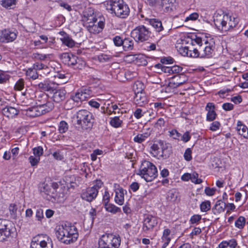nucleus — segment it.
I'll list each match as a JSON object with an SVG mask.
<instances>
[{
    "label": "nucleus",
    "mask_w": 248,
    "mask_h": 248,
    "mask_svg": "<svg viewBox=\"0 0 248 248\" xmlns=\"http://www.w3.org/2000/svg\"><path fill=\"white\" fill-rule=\"evenodd\" d=\"M191 44L198 45V47L190 49L189 57L210 58L213 56L215 48V39L210 37L202 38L195 34L191 35Z\"/></svg>",
    "instance_id": "obj_1"
},
{
    "label": "nucleus",
    "mask_w": 248,
    "mask_h": 248,
    "mask_svg": "<svg viewBox=\"0 0 248 248\" xmlns=\"http://www.w3.org/2000/svg\"><path fill=\"white\" fill-rule=\"evenodd\" d=\"M56 235L60 241L65 244L73 243L78 236L77 228L69 223L59 226L56 230Z\"/></svg>",
    "instance_id": "obj_2"
},
{
    "label": "nucleus",
    "mask_w": 248,
    "mask_h": 248,
    "mask_svg": "<svg viewBox=\"0 0 248 248\" xmlns=\"http://www.w3.org/2000/svg\"><path fill=\"white\" fill-rule=\"evenodd\" d=\"M106 10L113 16L125 18L129 15L130 9L123 0H109L104 2Z\"/></svg>",
    "instance_id": "obj_3"
},
{
    "label": "nucleus",
    "mask_w": 248,
    "mask_h": 248,
    "mask_svg": "<svg viewBox=\"0 0 248 248\" xmlns=\"http://www.w3.org/2000/svg\"><path fill=\"white\" fill-rule=\"evenodd\" d=\"M214 22L217 28L222 32H226L234 28L238 23V19L224 13L215 14Z\"/></svg>",
    "instance_id": "obj_4"
},
{
    "label": "nucleus",
    "mask_w": 248,
    "mask_h": 248,
    "mask_svg": "<svg viewBox=\"0 0 248 248\" xmlns=\"http://www.w3.org/2000/svg\"><path fill=\"white\" fill-rule=\"evenodd\" d=\"M92 115L86 109H80L77 112L76 128L80 132L90 130L93 126Z\"/></svg>",
    "instance_id": "obj_5"
},
{
    "label": "nucleus",
    "mask_w": 248,
    "mask_h": 248,
    "mask_svg": "<svg viewBox=\"0 0 248 248\" xmlns=\"http://www.w3.org/2000/svg\"><path fill=\"white\" fill-rule=\"evenodd\" d=\"M137 174L147 182H151L157 176L156 167L151 162L144 160L142 162Z\"/></svg>",
    "instance_id": "obj_6"
},
{
    "label": "nucleus",
    "mask_w": 248,
    "mask_h": 248,
    "mask_svg": "<svg viewBox=\"0 0 248 248\" xmlns=\"http://www.w3.org/2000/svg\"><path fill=\"white\" fill-rule=\"evenodd\" d=\"M119 235L106 233L101 236L98 241L100 248H118L121 244Z\"/></svg>",
    "instance_id": "obj_7"
},
{
    "label": "nucleus",
    "mask_w": 248,
    "mask_h": 248,
    "mask_svg": "<svg viewBox=\"0 0 248 248\" xmlns=\"http://www.w3.org/2000/svg\"><path fill=\"white\" fill-rule=\"evenodd\" d=\"M31 248H53V243L46 235L39 234L32 238Z\"/></svg>",
    "instance_id": "obj_8"
},
{
    "label": "nucleus",
    "mask_w": 248,
    "mask_h": 248,
    "mask_svg": "<svg viewBox=\"0 0 248 248\" xmlns=\"http://www.w3.org/2000/svg\"><path fill=\"white\" fill-rule=\"evenodd\" d=\"M151 31L144 25H140L131 31V36L135 41L144 42L150 37Z\"/></svg>",
    "instance_id": "obj_9"
},
{
    "label": "nucleus",
    "mask_w": 248,
    "mask_h": 248,
    "mask_svg": "<svg viewBox=\"0 0 248 248\" xmlns=\"http://www.w3.org/2000/svg\"><path fill=\"white\" fill-rule=\"evenodd\" d=\"M133 90L135 92V103L140 107H143L146 102V98L142 91L144 90V85L140 81H137L133 85Z\"/></svg>",
    "instance_id": "obj_10"
},
{
    "label": "nucleus",
    "mask_w": 248,
    "mask_h": 248,
    "mask_svg": "<svg viewBox=\"0 0 248 248\" xmlns=\"http://www.w3.org/2000/svg\"><path fill=\"white\" fill-rule=\"evenodd\" d=\"M92 94V92L90 87H83L78 90L75 95L73 96V101L77 103L75 107H81V102H85V99L89 97Z\"/></svg>",
    "instance_id": "obj_11"
},
{
    "label": "nucleus",
    "mask_w": 248,
    "mask_h": 248,
    "mask_svg": "<svg viewBox=\"0 0 248 248\" xmlns=\"http://www.w3.org/2000/svg\"><path fill=\"white\" fill-rule=\"evenodd\" d=\"M102 185L101 181H97L96 185L87 188L81 194V198L87 202H91L96 198L98 193V189Z\"/></svg>",
    "instance_id": "obj_12"
},
{
    "label": "nucleus",
    "mask_w": 248,
    "mask_h": 248,
    "mask_svg": "<svg viewBox=\"0 0 248 248\" xmlns=\"http://www.w3.org/2000/svg\"><path fill=\"white\" fill-rule=\"evenodd\" d=\"M9 221L0 219V241H3L11 236L12 230Z\"/></svg>",
    "instance_id": "obj_13"
},
{
    "label": "nucleus",
    "mask_w": 248,
    "mask_h": 248,
    "mask_svg": "<svg viewBox=\"0 0 248 248\" xmlns=\"http://www.w3.org/2000/svg\"><path fill=\"white\" fill-rule=\"evenodd\" d=\"M18 32L10 29H4L1 31L0 41L3 43H9L14 41L17 37Z\"/></svg>",
    "instance_id": "obj_14"
},
{
    "label": "nucleus",
    "mask_w": 248,
    "mask_h": 248,
    "mask_svg": "<svg viewBox=\"0 0 248 248\" xmlns=\"http://www.w3.org/2000/svg\"><path fill=\"white\" fill-rule=\"evenodd\" d=\"M164 150V142L159 140L156 143H153L150 147V153L153 156L159 158L163 156Z\"/></svg>",
    "instance_id": "obj_15"
},
{
    "label": "nucleus",
    "mask_w": 248,
    "mask_h": 248,
    "mask_svg": "<svg viewBox=\"0 0 248 248\" xmlns=\"http://www.w3.org/2000/svg\"><path fill=\"white\" fill-rule=\"evenodd\" d=\"M157 224V218L152 216L148 215L143 222L142 230L147 232L152 230Z\"/></svg>",
    "instance_id": "obj_16"
},
{
    "label": "nucleus",
    "mask_w": 248,
    "mask_h": 248,
    "mask_svg": "<svg viewBox=\"0 0 248 248\" xmlns=\"http://www.w3.org/2000/svg\"><path fill=\"white\" fill-rule=\"evenodd\" d=\"M58 188V185L55 182H48L43 184V189L42 192L45 193L47 195L54 197L56 192V189Z\"/></svg>",
    "instance_id": "obj_17"
},
{
    "label": "nucleus",
    "mask_w": 248,
    "mask_h": 248,
    "mask_svg": "<svg viewBox=\"0 0 248 248\" xmlns=\"http://www.w3.org/2000/svg\"><path fill=\"white\" fill-rule=\"evenodd\" d=\"M54 85L53 83L45 80L39 83L37 86L38 89L42 92H47L49 93H52V92H54L55 90Z\"/></svg>",
    "instance_id": "obj_18"
},
{
    "label": "nucleus",
    "mask_w": 248,
    "mask_h": 248,
    "mask_svg": "<svg viewBox=\"0 0 248 248\" xmlns=\"http://www.w3.org/2000/svg\"><path fill=\"white\" fill-rule=\"evenodd\" d=\"M173 0H161L158 7V9L160 11L168 13L172 10L173 3Z\"/></svg>",
    "instance_id": "obj_19"
},
{
    "label": "nucleus",
    "mask_w": 248,
    "mask_h": 248,
    "mask_svg": "<svg viewBox=\"0 0 248 248\" xmlns=\"http://www.w3.org/2000/svg\"><path fill=\"white\" fill-rule=\"evenodd\" d=\"M145 20L148 22L156 32H160L164 30L162 22L159 19L145 18Z\"/></svg>",
    "instance_id": "obj_20"
},
{
    "label": "nucleus",
    "mask_w": 248,
    "mask_h": 248,
    "mask_svg": "<svg viewBox=\"0 0 248 248\" xmlns=\"http://www.w3.org/2000/svg\"><path fill=\"white\" fill-rule=\"evenodd\" d=\"M22 113L29 117H35L39 116L46 112V109H42L41 111L39 109H21Z\"/></svg>",
    "instance_id": "obj_21"
},
{
    "label": "nucleus",
    "mask_w": 248,
    "mask_h": 248,
    "mask_svg": "<svg viewBox=\"0 0 248 248\" xmlns=\"http://www.w3.org/2000/svg\"><path fill=\"white\" fill-rule=\"evenodd\" d=\"M115 189V196L114 198L115 202L120 205H122L124 204V190L123 188L119 187Z\"/></svg>",
    "instance_id": "obj_22"
},
{
    "label": "nucleus",
    "mask_w": 248,
    "mask_h": 248,
    "mask_svg": "<svg viewBox=\"0 0 248 248\" xmlns=\"http://www.w3.org/2000/svg\"><path fill=\"white\" fill-rule=\"evenodd\" d=\"M170 231L169 229H166L164 230L161 241L159 243L162 248H166L170 243Z\"/></svg>",
    "instance_id": "obj_23"
},
{
    "label": "nucleus",
    "mask_w": 248,
    "mask_h": 248,
    "mask_svg": "<svg viewBox=\"0 0 248 248\" xmlns=\"http://www.w3.org/2000/svg\"><path fill=\"white\" fill-rule=\"evenodd\" d=\"M181 82H173V81H171L170 80L168 83V84L166 85H164L162 87V89L161 90V93H170L174 92V90L177 88L178 87L180 86V84Z\"/></svg>",
    "instance_id": "obj_24"
},
{
    "label": "nucleus",
    "mask_w": 248,
    "mask_h": 248,
    "mask_svg": "<svg viewBox=\"0 0 248 248\" xmlns=\"http://www.w3.org/2000/svg\"><path fill=\"white\" fill-rule=\"evenodd\" d=\"M65 91L64 90H56L55 89L54 92H52V93H53L52 97L54 101L59 102L63 100L65 98Z\"/></svg>",
    "instance_id": "obj_25"
},
{
    "label": "nucleus",
    "mask_w": 248,
    "mask_h": 248,
    "mask_svg": "<svg viewBox=\"0 0 248 248\" xmlns=\"http://www.w3.org/2000/svg\"><path fill=\"white\" fill-rule=\"evenodd\" d=\"M237 133L245 138H248V128L247 127L238 122L236 127Z\"/></svg>",
    "instance_id": "obj_26"
},
{
    "label": "nucleus",
    "mask_w": 248,
    "mask_h": 248,
    "mask_svg": "<svg viewBox=\"0 0 248 248\" xmlns=\"http://www.w3.org/2000/svg\"><path fill=\"white\" fill-rule=\"evenodd\" d=\"M63 37L61 39L63 44L69 47H72L75 46V41L64 32H62Z\"/></svg>",
    "instance_id": "obj_27"
},
{
    "label": "nucleus",
    "mask_w": 248,
    "mask_h": 248,
    "mask_svg": "<svg viewBox=\"0 0 248 248\" xmlns=\"http://www.w3.org/2000/svg\"><path fill=\"white\" fill-rule=\"evenodd\" d=\"M104 206L105 210L107 212L112 214H115L117 213H120L121 212V209L120 208L109 202L104 205Z\"/></svg>",
    "instance_id": "obj_28"
},
{
    "label": "nucleus",
    "mask_w": 248,
    "mask_h": 248,
    "mask_svg": "<svg viewBox=\"0 0 248 248\" xmlns=\"http://www.w3.org/2000/svg\"><path fill=\"white\" fill-rule=\"evenodd\" d=\"M150 132H146L141 134H139L134 138L133 140L135 142L141 143L144 141L150 135Z\"/></svg>",
    "instance_id": "obj_29"
},
{
    "label": "nucleus",
    "mask_w": 248,
    "mask_h": 248,
    "mask_svg": "<svg viewBox=\"0 0 248 248\" xmlns=\"http://www.w3.org/2000/svg\"><path fill=\"white\" fill-rule=\"evenodd\" d=\"M123 47L124 51L132 50L134 47L133 40L129 38H125L124 39Z\"/></svg>",
    "instance_id": "obj_30"
},
{
    "label": "nucleus",
    "mask_w": 248,
    "mask_h": 248,
    "mask_svg": "<svg viewBox=\"0 0 248 248\" xmlns=\"http://www.w3.org/2000/svg\"><path fill=\"white\" fill-rule=\"evenodd\" d=\"M100 106V103L92 99L88 102L85 101L84 102H81V107L83 108H98Z\"/></svg>",
    "instance_id": "obj_31"
},
{
    "label": "nucleus",
    "mask_w": 248,
    "mask_h": 248,
    "mask_svg": "<svg viewBox=\"0 0 248 248\" xmlns=\"http://www.w3.org/2000/svg\"><path fill=\"white\" fill-rule=\"evenodd\" d=\"M0 3L6 9H13L16 5V0H0Z\"/></svg>",
    "instance_id": "obj_32"
},
{
    "label": "nucleus",
    "mask_w": 248,
    "mask_h": 248,
    "mask_svg": "<svg viewBox=\"0 0 248 248\" xmlns=\"http://www.w3.org/2000/svg\"><path fill=\"white\" fill-rule=\"evenodd\" d=\"M148 63L146 57L141 54H137L135 64L139 65H146Z\"/></svg>",
    "instance_id": "obj_33"
},
{
    "label": "nucleus",
    "mask_w": 248,
    "mask_h": 248,
    "mask_svg": "<svg viewBox=\"0 0 248 248\" xmlns=\"http://www.w3.org/2000/svg\"><path fill=\"white\" fill-rule=\"evenodd\" d=\"M4 115L9 118H13L19 113V109H2Z\"/></svg>",
    "instance_id": "obj_34"
},
{
    "label": "nucleus",
    "mask_w": 248,
    "mask_h": 248,
    "mask_svg": "<svg viewBox=\"0 0 248 248\" xmlns=\"http://www.w3.org/2000/svg\"><path fill=\"white\" fill-rule=\"evenodd\" d=\"M71 56L72 58H71V61L68 62L67 65L74 66H76V67L77 68H80L79 65L80 64V62H82L81 59L78 58L77 56L74 54H73V56Z\"/></svg>",
    "instance_id": "obj_35"
},
{
    "label": "nucleus",
    "mask_w": 248,
    "mask_h": 248,
    "mask_svg": "<svg viewBox=\"0 0 248 248\" xmlns=\"http://www.w3.org/2000/svg\"><path fill=\"white\" fill-rule=\"evenodd\" d=\"M246 224V219L244 217H239L235 221V226L238 229L242 230Z\"/></svg>",
    "instance_id": "obj_36"
},
{
    "label": "nucleus",
    "mask_w": 248,
    "mask_h": 248,
    "mask_svg": "<svg viewBox=\"0 0 248 248\" xmlns=\"http://www.w3.org/2000/svg\"><path fill=\"white\" fill-rule=\"evenodd\" d=\"M85 28H86L88 31L91 33L96 34L101 31L98 26H97L96 24H95V23H92V24L90 25H86Z\"/></svg>",
    "instance_id": "obj_37"
},
{
    "label": "nucleus",
    "mask_w": 248,
    "mask_h": 248,
    "mask_svg": "<svg viewBox=\"0 0 248 248\" xmlns=\"http://www.w3.org/2000/svg\"><path fill=\"white\" fill-rule=\"evenodd\" d=\"M170 80L175 83L182 82L180 84V86L186 82V78L185 75H176L170 79Z\"/></svg>",
    "instance_id": "obj_38"
},
{
    "label": "nucleus",
    "mask_w": 248,
    "mask_h": 248,
    "mask_svg": "<svg viewBox=\"0 0 248 248\" xmlns=\"http://www.w3.org/2000/svg\"><path fill=\"white\" fill-rule=\"evenodd\" d=\"M225 208V203L221 201H217L214 206V210L216 211L217 213L223 212L224 211Z\"/></svg>",
    "instance_id": "obj_39"
},
{
    "label": "nucleus",
    "mask_w": 248,
    "mask_h": 248,
    "mask_svg": "<svg viewBox=\"0 0 248 248\" xmlns=\"http://www.w3.org/2000/svg\"><path fill=\"white\" fill-rule=\"evenodd\" d=\"M122 121L118 117L111 118L109 121V124L114 128H118L121 126Z\"/></svg>",
    "instance_id": "obj_40"
},
{
    "label": "nucleus",
    "mask_w": 248,
    "mask_h": 248,
    "mask_svg": "<svg viewBox=\"0 0 248 248\" xmlns=\"http://www.w3.org/2000/svg\"><path fill=\"white\" fill-rule=\"evenodd\" d=\"M81 21L83 22L84 27H85L86 25H90L92 24V23H96L97 21V19L94 16L90 17L82 18Z\"/></svg>",
    "instance_id": "obj_41"
},
{
    "label": "nucleus",
    "mask_w": 248,
    "mask_h": 248,
    "mask_svg": "<svg viewBox=\"0 0 248 248\" xmlns=\"http://www.w3.org/2000/svg\"><path fill=\"white\" fill-rule=\"evenodd\" d=\"M26 75L32 79H36L38 78L37 71L33 67L29 68L26 71Z\"/></svg>",
    "instance_id": "obj_42"
},
{
    "label": "nucleus",
    "mask_w": 248,
    "mask_h": 248,
    "mask_svg": "<svg viewBox=\"0 0 248 248\" xmlns=\"http://www.w3.org/2000/svg\"><path fill=\"white\" fill-rule=\"evenodd\" d=\"M211 209V202L209 201H205L200 204V209L202 212H206Z\"/></svg>",
    "instance_id": "obj_43"
},
{
    "label": "nucleus",
    "mask_w": 248,
    "mask_h": 248,
    "mask_svg": "<svg viewBox=\"0 0 248 248\" xmlns=\"http://www.w3.org/2000/svg\"><path fill=\"white\" fill-rule=\"evenodd\" d=\"M24 28L25 29L26 31L28 32L32 31L34 29V23L33 21L31 19H28L27 22L25 23Z\"/></svg>",
    "instance_id": "obj_44"
},
{
    "label": "nucleus",
    "mask_w": 248,
    "mask_h": 248,
    "mask_svg": "<svg viewBox=\"0 0 248 248\" xmlns=\"http://www.w3.org/2000/svg\"><path fill=\"white\" fill-rule=\"evenodd\" d=\"M68 129V125L67 123L64 121H62L60 123L59 126V131L60 133H65Z\"/></svg>",
    "instance_id": "obj_45"
},
{
    "label": "nucleus",
    "mask_w": 248,
    "mask_h": 248,
    "mask_svg": "<svg viewBox=\"0 0 248 248\" xmlns=\"http://www.w3.org/2000/svg\"><path fill=\"white\" fill-rule=\"evenodd\" d=\"M202 219V216L200 215L196 214L193 215L190 218L189 222L192 224H198Z\"/></svg>",
    "instance_id": "obj_46"
},
{
    "label": "nucleus",
    "mask_w": 248,
    "mask_h": 248,
    "mask_svg": "<svg viewBox=\"0 0 248 248\" xmlns=\"http://www.w3.org/2000/svg\"><path fill=\"white\" fill-rule=\"evenodd\" d=\"M199 175L196 172H193L191 174V181L196 184H200L202 183V180L201 178H199Z\"/></svg>",
    "instance_id": "obj_47"
},
{
    "label": "nucleus",
    "mask_w": 248,
    "mask_h": 248,
    "mask_svg": "<svg viewBox=\"0 0 248 248\" xmlns=\"http://www.w3.org/2000/svg\"><path fill=\"white\" fill-rule=\"evenodd\" d=\"M178 50L182 56L189 57L190 49L188 46H181Z\"/></svg>",
    "instance_id": "obj_48"
},
{
    "label": "nucleus",
    "mask_w": 248,
    "mask_h": 248,
    "mask_svg": "<svg viewBox=\"0 0 248 248\" xmlns=\"http://www.w3.org/2000/svg\"><path fill=\"white\" fill-rule=\"evenodd\" d=\"M93 16H94L93 9L90 8L86 9L83 12L82 18L90 17Z\"/></svg>",
    "instance_id": "obj_49"
},
{
    "label": "nucleus",
    "mask_w": 248,
    "mask_h": 248,
    "mask_svg": "<svg viewBox=\"0 0 248 248\" xmlns=\"http://www.w3.org/2000/svg\"><path fill=\"white\" fill-rule=\"evenodd\" d=\"M217 114L214 109H209L206 116V119L208 121H212L216 119Z\"/></svg>",
    "instance_id": "obj_50"
},
{
    "label": "nucleus",
    "mask_w": 248,
    "mask_h": 248,
    "mask_svg": "<svg viewBox=\"0 0 248 248\" xmlns=\"http://www.w3.org/2000/svg\"><path fill=\"white\" fill-rule=\"evenodd\" d=\"M33 154L34 156L39 157L40 158V156L43 154V149L41 146H38L37 147H35L33 149Z\"/></svg>",
    "instance_id": "obj_51"
},
{
    "label": "nucleus",
    "mask_w": 248,
    "mask_h": 248,
    "mask_svg": "<svg viewBox=\"0 0 248 248\" xmlns=\"http://www.w3.org/2000/svg\"><path fill=\"white\" fill-rule=\"evenodd\" d=\"M24 87V81L23 79H19L16 83L15 85V90L17 91H21Z\"/></svg>",
    "instance_id": "obj_52"
},
{
    "label": "nucleus",
    "mask_w": 248,
    "mask_h": 248,
    "mask_svg": "<svg viewBox=\"0 0 248 248\" xmlns=\"http://www.w3.org/2000/svg\"><path fill=\"white\" fill-rule=\"evenodd\" d=\"M112 57L105 54H102L98 56V60L100 62H104L110 61Z\"/></svg>",
    "instance_id": "obj_53"
},
{
    "label": "nucleus",
    "mask_w": 248,
    "mask_h": 248,
    "mask_svg": "<svg viewBox=\"0 0 248 248\" xmlns=\"http://www.w3.org/2000/svg\"><path fill=\"white\" fill-rule=\"evenodd\" d=\"M10 76L5 72L0 71V83H4L9 80Z\"/></svg>",
    "instance_id": "obj_54"
},
{
    "label": "nucleus",
    "mask_w": 248,
    "mask_h": 248,
    "mask_svg": "<svg viewBox=\"0 0 248 248\" xmlns=\"http://www.w3.org/2000/svg\"><path fill=\"white\" fill-rule=\"evenodd\" d=\"M113 42L116 46H123L124 39L120 36H116L113 38Z\"/></svg>",
    "instance_id": "obj_55"
},
{
    "label": "nucleus",
    "mask_w": 248,
    "mask_h": 248,
    "mask_svg": "<svg viewBox=\"0 0 248 248\" xmlns=\"http://www.w3.org/2000/svg\"><path fill=\"white\" fill-rule=\"evenodd\" d=\"M40 158L33 155H31L29 158V160L32 166H36L38 164Z\"/></svg>",
    "instance_id": "obj_56"
},
{
    "label": "nucleus",
    "mask_w": 248,
    "mask_h": 248,
    "mask_svg": "<svg viewBox=\"0 0 248 248\" xmlns=\"http://www.w3.org/2000/svg\"><path fill=\"white\" fill-rule=\"evenodd\" d=\"M192 151L190 148H187L184 155V158L186 161H190L192 159Z\"/></svg>",
    "instance_id": "obj_57"
},
{
    "label": "nucleus",
    "mask_w": 248,
    "mask_h": 248,
    "mask_svg": "<svg viewBox=\"0 0 248 248\" xmlns=\"http://www.w3.org/2000/svg\"><path fill=\"white\" fill-rule=\"evenodd\" d=\"M32 67L34 69H35L36 71H37V70H40L45 69V68H46L47 67L44 64H43L41 62H35V63H34L33 64Z\"/></svg>",
    "instance_id": "obj_58"
},
{
    "label": "nucleus",
    "mask_w": 248,
    "mask_h": 248,
    "mask_svg": "<svg viewBox=\"0 0 248 248\" xmlns=\"http://www.w3.org/2000/svg\"><path fill=\"white\" fill-rule=\"evenodd\" d=\"M228 246L230 248H236L237 246V242L236 239L232 238L227 240Z\"/></svg>",
    "instance_id": "obj_59"
},
{
    "label": "nucleus",
    "mask_w": 248,
    "mask_h": 248,
    "mask_svg": "<svg viewBox=\"0 0 248 248\" xmlns=\"http://www.w3.org/2000/svg\"><path fill=\"white\" fill-rule=\"evenodd\" d=\"M35 217L39 221H41L44 218V213L43 209L39 208L36 210Z\"/></svg>",
    "instance_id": "obj_60"
},
{
    "label": "nucleus",
    "mask_w": 248,
    "mask_h": 248,
    "mask_svg": "<svg viewBox=\"0 0 248 248\" xmlns=\"http://www.w3.org/2000/svg\"><path fill=\"white\" fill-rule=\"evenodd\" d=\"M110 200V195L107 190H105L103 196V202L104 205L109 203Z\"/></svg>",
    "instance_id": "obj_61"
},
{
    "label": "nucleus",
    "mask_w": 248,
    "mask_h": 248,
    "mask_svg": "<svg viewBox=\"0 0 248 248\" xmlns=\"http://www.w3.org/2000/svg\"><path fill=\"white\" fill-rule=\"evenodd\" d=\"M216 190L215 188L206 187L204 189V192L207 196H212L215 194Z\"/></svg>",
    "instance_id": "obj_62"
},
{
    "label": "nucleus",
    "mask_w": 248,
    "mask_h": 248,
    "mask_svg": "<svg viewBox=\"0 0 248 248\" xmlns=\"http://www.w3.org/2000/svg\"><path fill=\"white\" fill-rule=\"evenodd\" d=\"M220 125L219 122L215 121L211 124L210 129L213 131H216L219 128Z\"/></svg>",
    "instance_id": "obj_63"
},
{
    "label": "nucleus",
    "mask_w": 248,
    "mask_h": 248,
    "mask_svg": "<svg viewBox=\"0 0 248 248\" xmlns=\"http://www.w3.org/2000/svg\"><path fill=\"white\" fill-rule=\"evenodd\" d=\"M182 69V67L178 65H174L171 66V74H176L178 75V74L181 72Z\"/></svg>",
    "instance_id": "obj_64"
}]
</instances>
